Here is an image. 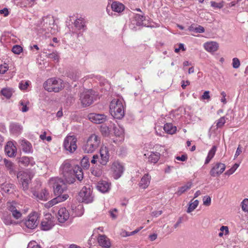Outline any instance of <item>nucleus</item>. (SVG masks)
<instances>
[{"mask_svg": "<svg viewBox=\"0 0 248 248\" xmlns=\"http://www.w3.org/2000/svg\"><path fill=\"white\" fill-rule=\"evenodd\" d=\"M14 187V185L9 183H4L1 185V190L5 193L11 192V190L13 189Z\"/></svg>", "mask_w": 248, "mask_h": 248, "instance_id": "36", "label": "nucleus"}, {"mask_svg": "<svg viewBox=\"0 0 248 248\" xmlns=\"http://www.w3.org/2000/svg\"><path fill=\"white\" fill-rule=\"evenodd\" d=\"M50 184L53 185L54 193L57 196H62V194L66 190V185L61 178H51L50 180Z\"/></svg>", "mask_w": 248, "mask_h": 248, "instance_id": "5", "label": "nucleus"}, {"mask_svg": "<svg viewBox=\"0 0 248 248\" xmlns=\"http://www.w3.org/2000/svg\"><path fill=\"white\" fill-rule=\"evenodd\" d=\"M69 77L74 81H76L79 78L80 76L78 73H76L75 74L70 75Z\"/></svg>", "mask_w": 248, "mask_h": 248, "instance_id": "60", "label": "nucleus"}, {"mask_svg": "<svg viewBox=\"0 0 248 248\" xmlns=\"http://www.w3.org/2000/svg\"><path fill=\"white\" fill-rule=\"evenodd\" d=\"M20 144L22 146L23 151L25 153H30L32 150L31 144L26 140H21Z\"/></svg>", "mask_w": 248, "mask_h": 248, "instance_id": "28", "label": "nucleus"}, {"mask_svg": "<svg viewBox=\"0 0 248 248\" xmlns=\"http://www.w3.org/2000/svg\"><path fill=\"white\" fill-rule=\"evenodd\" d=\"M29 81H21V82H20L19 84V87L21 90H24L26 89L27 87L29 86Z\"/></svg>", "mask_w": 248, "mask_h": 248, "instance_id": "47", "label": "nucleus"}, {"mask_svg": "<svg viewBox=\"0 0 248 248\" xmlns=\"http://www.w3.org/2000/svg\"><path fill=\"white\" fill-rule=\"evenodd\" d=\"M72 210L74 213L75 216L80 217L84 213V208L82 204H78L77 206H72Z\"/></svg>", "mask_w": 248, "mask_h": 248, "instance_id": "30", "label": "nucleus"}, {"mask_svg": "<svg viewBox=\"0 0 248 248\" xmlns=\"http://www.w3.org/2000/svg\"><path fill=\"white\" fill-rule=\"evenodd\" d=\"M17 178L22 184L23 189L25 191L29 188V183L31 180L29 174L24 171H20L17 174Z\"/></svg>", "mask_w": 248, "mask_h": 248, "instance_id": "10", "label": "nucleus"}, {"mask_svg": "<svg viewBox=\"0 0 248 248\" xmlns=\"http://www.w3.org/2000/svg\"><path fill=\"white\" fill-rule=\"evenodd\" d=\"M203 47L207 51L214 52L218 49V44L214 41L207 42L203 44Z\"/></svg>", "mask_w": 248, "mask_h": 248, "instance_id": "21", "label": "nucleus"}, {"mask_svg": "<svg viewBox=\"0 0 248 248\" xmlns=\"http://www.w3.org/2000/svg\"><path fill=\"white\" fill-rule=\"evenodd\" d=\"M79 196L82 201L86 203H91L93 200V197L89 186L83 187L79 192Z\"/></svg>", "mask_w": 248, "mask_h": 248, "instance_id": "8", "label": "nucleus"}, {"mask_svg": "<svg viewBox=\"0 0 248 248\" xmlns=\"http://www.w3.org/2000/svg\"><path fill=\"white\" fill-rule=\"evenodd\" d=\"M101 132L103 135L106 136L108 135L109 131L107 126H102L101 127Z\"/></svg>", "mask_w": 248, "mask_h": 248, "instance_id": "53", "label": "nucleus"}, {"mask_svg": "<svg viewBox=\"0 0 248 248\" xmlns=\"http://www.w3.org/2000/svg\"><path fill=\"white\" fill-rule=\"evenodd\" d=\"M54 226V222L52 220V216L50 214H46L45 217L41 222L42 230L48 231Z\"/></svg>", "mask_w": 248, "mask_h": 248, "instance_id": "14", "label": "nucleus"}, {"mask_svg": "<svg viewBox=\"0 0 248 248\" xmlns=\"http://www.w3.org/2000/svg\"><path fill=\"white\" fill-rule=\"evenodd\" d=\"M177 128L171 123H167L164 125V130L167 134L173 135L175 133Z\"/></svg>", "mask_w": 248, "mask_h": 248, "instance_id": "29", "label": "nucleus"}, {"mask_svg": "<svg viewBox=\"0 0 248 248\" xmlns=\"http://www.w3.org/2000/svg\"><path fill=\"white\" fill-rule=\"evenodd\" d=\"M98 242L99 245L102 247L108 248L110 246L109 239L104 235H100L99 236Z\"/></svg>", "mask_w": 248, "mask_h": 248, "instance_id": "25", "label": "nucleus"}, {"mask_svg": "<svg viewBox=\"0 0 248 248\" xmlns=\"http://www.w3.org/2000/svg\"><path fill=\"white\" fill-rule=\"evenodd\" d=\"M6 154L10 157L15 156L16 152V148L12 141H8L5 147Z\"/></svg>", "mask_w": 248, "mask_h": 248, "instance_id": "19", "label": "nucleus"}, {"mask_svg": "<svg viewBox=\"0 0 248 248\" xmlns=\"http://www.w3.org/2000/svg\"><path fill=\"white\" fill-rule=\"evenodd\" d=\"M242 209L244 212L248 211V199H246L242 202Z\"/></svg>", "mask_w": 248, "mask_h": 248, "instance_id": "48", "label": "nucleus"}, {"mask_svg": "<svg viewBox=\"0 0 248 248\" xmlns=\"http://www.w3.org/2000/svg\"><path fill=\"white\" fill-rule=\"evenodd\" d=\"M151 179V177L148 173L144 174L139 184V186L144 189L147 188L150 183Z\"/></svg>", "mask_w": 248, "mask_h": 248, "instance_id": "22", "label": "nucleus"}, {"mask_svg": "<svg viewBox=\"0 0 248 248\" xmlns=\"http://www.w3.org/2000/svg\"><path fill=\"white\" fill-rule=\"evenodd\" d=\"M160 154L159 153L152 152L148 157L149 161L156 163L160 158Z\"/></svg>", "mask_w": 248, "mask_h": 248, "instance_id": "35", "label": "nucleus"}, {"mask_svg": "<svg viewBox=\"0 0 248 248\" xmlns=\"http://www.w3.org/2000/svg\"><path fill=\"white\" fill-rule=\"evenodd\" d=\"M239 166V164H237V163L234 164L230 169H229L227 171H226L225 174L227 175H230L232 174V173H233L235 172V171L237 170V169L238 168Z\"/></svg>", "mask_w": 248, "mask_h": 248, "instance_id": "45", "label": "nucleus"}, {"mask_svg": "<svg viewBox=\"0 0 248 248\" xmlns=\"http://www.w3.org/2000/svg\"><path fill=\"white\" fill-rule=\"evenodd\" d=\"M240 63L238 59L234 58L232 60V66L234 68H238L240 66Z\"/></svg>", "mask_w": 248, "mask_h": 248, "instance_id": "54", "label": "nucleus"}, {"mask_svg": "<svg viewBox=\"0 0 248 248\" xmlns=\"http://www.w3.org/2000/svg\"><path fill=\"white\" fill-rule=\"evenodd\" d=\"M109 214L111 216V217L113 219L116 218L117 217V210L116 208H114L112 210H111L109 211Z\"/></svg>", "mask_w": 248, "mask_h": 248, "instance_id": "57", "label": "nucleus"}, {"mask_svg": "<svg viewBox=\"0 0 248 248\" xmlns=\"http://www.w3.org/2000/svg\"><path fill=\"white\" fill-rule=\"evenodd\" d=\"M0 14L3 15L4 16H7L9 14L8 9L7 8H4L0 10Z\"/></svg>", "mask_w": 248, "mask_h": 248, "instance_id": "59", "label": "nucleus"}, {"mask_svg": "<svg viewBox=\"0 0 248 248\" xmlns=\"http://www.w3.org/2000/svg\"><path fill=\"white\" fill-rule=\"evenodd\" d=\"M217 151V147L216 146H213L211 149L209 151L208 155L205 161V164H207L209 163L212 158L214 156Z\"/></svg>", "mask_w": 248, "mask_h": 248, "instance_id": "34", "label": "nucleus"}, {"mask_svg": "<svg viewBox=\"0 0 248 248\" xmlns=\"http://www.w3.org/2000/svg\"><path fill=\"white\" fill-rule=\"evenodd\" d=\"M109 108L110 113L114 118L120 119L124 117V112L123 99H113L110 104Z\"/></svg>", "mask_w": 248, "mask_h": 248, "instance_id": "2", "label": "nucleus"}, {"mask_svg": "<svg viewBox=\"0 0 248 248\" xmlns=\"http://www.w3.org/2000/svg\"><path fill=\"white\" fill-rule=\"evenodd\" d=\"M226 123V118L225 116L221 117L216 122L217 128L222 127Z\"/></svg>", "mask_w": 248, "mask_h": 248, "instance_id": "44", "label": "nucleus"}, {"mask_svg": "<svg viewBox=\"0 0 248 248\" xmlns=\"http://www.w3.org/2000/svg\"><path fill=\"white\" fill-rule=\"evenodd\" d=\"M110 184L108 181L102 180L98 182L96 187L102 193H106L110 189Z\"/></svg>", "mask_w": 248, "mask_h": 248, "instance_id": "20", "label": "nucleus"}, {"mask_svg": "<svg viewBox=\"0 0 248 248\" xmlns=\"http://www.w3.org/2000/svg\"><path fill=\"white\" fill-rule=\"evenodd\" d=\"M12 51L15 54L19 55L23 51V48L19 45H15L12 47Z\"/></svg>", "mask_w": 248, "mask_h": 248, "instance_id": "42", "label": "nucleus"}, {"mask_svg": "<svg viewBox=\"0 0 248 248\" xmlns=\"http://www.w3.org/2000/svg\"><path fill=\"white\" fill-rule=\"evenodd\" d=\"M19 104L22 106V108H20V109L23 112H27L29 108L27 107L26 102H24L23 101H20L19 102Z\"/></svg>", "mask_w": 248, "mask_h": 248, "instance_id": "51", "label": "nucleus"}, {"mask_svg": "<svg viewBox=\"0 0 248 248\" xmlns=\"http://www.w3.org/2000/svg\"><path fill=\"white\" fill-rule=\"evenodd\" d=\"M110 8L112 11L117 13H121L124 10V6L122 3L119 1H113L111 4Z\"/></svg>", "mask_w": 248, "mask_h": 248, "instance_id": "26", "label": "nucleus"}, {"mask_svg": "<svg viewBox=\"0 0 248 248\" xmlns=\"http://www.w3.org/2000/svg\"><path fill=\"white\" fill-rule=\"evenodd\" d=\"M44 87L49 92L57 93L63 88L64 83L60 78H50L44 82Z\"/></svg>", "mask_w": 248, "mask_h": 248, "instance_id": "3", "label": "nucleus"}, {"mask_svg": "<svg viewBox=\"0 0 248 248\" xmlns=\"http://www.w3.org/2000/svg\"><path fill=\"white\" fill-rule=\"evenodd\" d=\"M225 164L221 163H217L210 170V174L213 177L218 176L225 170Z\"/></svg>", "mask_w": 248, "mask_h": 248, "instance_id": "15", "label": "nucleus"}, {"mask_svg": "<svg viewBox=\"0 0 248 248\" xmlns=\"http://www.w3.org/2000/svg\"><path fill=\"white\" fill-rule=\"evenodd\" d=\"M8 70V66L7 64L4 63L0 65V74H3L5 73Z\"/></svg>", "mask_w": 248, "mask_h": 248, "instance_id": "52", "label": "nucleus"}, {"mask_svg": "<svg viewBox=\"0 0 248 248\" xmlns=\"http://www.w3.org/2000/svg\"><path fill=\"white\" fill-rule=\"evenodd\" d=\"M114 133L115 136L118 137L122 136L124 133V129L120 126H114L113 127Z\"/></svg>", "mask_w": 248, "mask_h": 248, "instance_id": "41", "label": "nucleus"}, {"mask_svg": "<svg viewBox=\"0 0 248 248\" xmlns=\"http://www.w3.org/2000/svg\"><path fill=\"white\" fill-rule=\"evenodd\" d=\"M3 221L4 224L7 225H9L15 223V222L12 219L11 216L8 215L3 216Z\"/></svg>", "mask_w": 248, "mask_h": 248, "instance_id": "43", "label": "nucleus"}, {"mask_svg": "<svg viewBox=\"0 0 248 248\" xmlns=\"http://www.w3.org/2000/svg\"><path fill=\"white\" fill-rule=\"evenodd\" d=\"M91 172H92V174H93V175H94L95 176H96V177H99L102 174V171L100 169H97V170L92 169L91 170Z\"/></svg>", "mask_w": 248, "mask_h": 248, "instance_id": "56", "label": "nucleus"}, {"mask_svg": "<svg viewBox=\"0 0 248 248\" xmlns=\"http://www.w3.org/2000/svg\"><path fill=\"white\" fill-rule=\"evenodd\" d=\"M135 20L136 21V24L138 26H146V24L144 23L145 17L143 15L140 14H136L134 16Z\"/></svg>", "mask_w": 248, "mask_h": 248, "instance_id": "33", "label": "nucleus"}, {"mask_svg": "<svg viewBox=\"0 0 248 248\" xmlns=\"http://www.w3.org/2000/svg\"><path fill=\"white\" fill-rule=\"evenodd\" d=\"M98 94L93 90H87L81 93L79 96V100L83 107L91 105L97 97Z\"/></svg>", "mask_w": 248, "mask_h": 248, "instance_id": "4", "label": "nucleus"}, {"mask_svg": "<svg viewBox=\"0 0 248 248\" xmlns=\"http://www.w3.org/2000/svg\"><path fill=\"white\" fill-rule=\"evenodd\" d=\"M77 139L74 136H67L63 142L64 149L70 153H74L77 148Z\"/></svg>", "mask_w": 248, "mask_h": 248, "instance_id": "7", "label": "nucleus"}, {"mask_svg": "<svg viewBox=\"0 0 248 248\" xmlns=\"http://www.w3.org/2000/svg\"><path fill=\"white\" fill-rule=\"evenodd\" d=\"M27 248H41L40 245H38L36 242H31L29 243Z\"/></svg>", "mask_w": 248, "mask_h": 248, "instance_id": "58", "label": "nucleus"}, {"mask_svg": "<svg viewBox=\"0 0 248 248\" xmlns=\"http://www.w3.org/2000/svg\"><path fill=\"white\" fill-rule=\"evenodd\" d=\"M46 56L47 58L50 59L56 62H58L59 61V55L56 51H53L51 53H48L46 55Z\"/></svg>", "mask_w": 248, "mask_h": 248, "instance_id": "38", "label": "nucleus"}, {"mask_svg": "<svg viewBox=\"0 0 248 248\" xmlns=\"http://www.w3.org/2000/svg\"><path fill=\"white\" fill-rule=\"evenodd\" d=\"M194 31L196 32H198V33H203L204 32V28L201 26H199L198 27L195 28L194 29Z\"/></svg>", "mask_w": 248, "mask_h": 248, "instance_id": "62", "label": "nucleus"}, {"mask_svg": "<svg viewBox=\"0 0 248 248\" xmlns=\"http://www.w3.org/2000/svg\"><path fill=\"white\" fill-rule=\"evenodd\" d=\"M8 210L12 213V216L16 219H18L21 217L22 213L19 207L16 202H8L7 204Z\"/></svg>", "mask_w": 248, "mask_h": 248, "instance_id": "11", "label": "nucleus"}, {"mask_svg": "<svg viewBox=\"0 0 248 248\" xmlns=\"http://www.w3.org/2000/svg\"><path fill=\"white\" fill-rule=\"evenodd\" d=\"M109 158V150L106 146H102L100 149L99 155V163L103 166L107 164Z\"/></svg>", "mask_w": 248, "mask_h": 248, "instance_id": "12", "label": "nucleus"}, {"mask_svg": "<svg viewBox=\"0 0 248 248\" xmlns=\"http://www.w3.org/2000/svg\"><path fill=\"white\" fill-rule=\"evenodd\" d=\"M101 143V137L95 134H92L84 140L81 148L84 153L91 154L100 147Z\"/></svg>", "mask_w": 248, "mask_h": 248, "instance_id": "1", "label": "nucleus"}, {"mask_svg": "<svg viewBox=\"0 0 248 248\" xmlns=\"http://www.w3.org/2000/svg\"><path fill=\"white\" fill-rule=\"evenodd\" d=\"M19 161L21 164L24 166H28L30 164V159L28 157L23 156L20 158Z\"/></svg>", "mask_w": 248, "mask_h": 248, "instance_id": "46", "label": "nucleus"}, {"mask_svg": "<svg viewBox=\"0 0 248 248\" xmlns=\"http://www.w3.org/2000/svg\"><path fill=\"white\" fill-rule=\"evenodd\" d=\"M23 129L22 126L17 123H11L10 125V132L15 135H19Z\"/></svg>", "mask_w": 248, "mask_h": 248, "instance_id": "24", "label": "nucleus"}, {"mask_svg": "<svg viewBox=\"0 0 248 248\" xmlns=\"http://www.w3.org/2000/svg\"><path fill=\"white\" fill-rule=\"evenodd\" d=\"M76 176L78 180L81 181L83 178V173L81 167L79 166H76L73 169V174L69 180L67 179V183L73 184L75 182L74 177Z\"/></svg>", "mask_w": 248, "mask_h": 248, "instance_id": "13", "label": "nucleus"}, {"mask_svg": "<svg viewBox=\"0 0 248 248\" xmlns=\"http://www.w3.org/2000/svg\"><path fill=\"white\" fill-rule=\"evenodd\" d=\"M21 226L24 225L29 229L33 230L36 228L39 224L38 214L32 212L21 222Z\"/></svg>", "mask_w": 248, "mask_h": 248, "instance_id": "6", "label": "nucleus"}, {"mask_svg": "<svg viewBox=\"0 0 248 248\" xmlns=\"http://www.w3.org/2000/svg\"><path fill=\"white\" fill-rule=\"evenodd\" d=\"M74 168L72 167L71 164L68 160L65 161L61 165L60 169L62 173L63 174L65 178V181L67 182V179L69 180L72 174H73Z\"/></svg>", "mask_w": 248, "mask_h": 248, "instance_id": "9", "label": "nucleus"}, {"mask_svg": "<svg viewBox=\"0 0 248 248\" xmlns=\"http://www.w3.org/2000/svg\"><path fill=\"white\" fill-rule=\"evenodd\" d=\"M211 5L215 8L220 9L223 7V5L221 3H217L215 1H211Z\"/></svg>", "mask_w": 248, "mask_h": 248, "instance_id": "55", "label": "nucleus"}, {"mask_svg": "<svg viewBox=\"0 0 248 248\" xmlns=\"http://www.w3.org/2000/svg\"><path fill=\"white\" fill-rule=\"evenodd\" d=\"M1 93L2 94L5 96L7 98H10L11 96L12 93L11 92L7 89H3L1 90Z\"/></svg>", "mask_w": 248, "mask_h": 248, "instance_id": "49", "label": "nucleus"}, {"mask_svg": "<svg viewBox=\"0 0 248 248\" xmlns=\"http://www.w3.org/2000/svg\"><path fill=\"white\" fill-rule=\"evenodd\" d=\"M57 217L60 223H64L69 218V213L65 208L62 207L58 211Z\"/></svg>", "mask_w": 248, "mask_h": 248, "instance_id": "18", "label": "nucleus"}, {"mask_svg": "<svg viewBox=\"0 0 248 248\" xmlns=\"http://www.w3.org/2000/svg\"><path fill=\"white\" fill-rule=\"evenodd\" d=\"M80 164L81 166L85 169H88L90 167V161L87 156H84L81 159Z\"/></svg>", "mask_w": 248, "mask_h": 248, "instance_id": "39", "label": "nucleus"}, {"mask_svg": "<svg viewBox=\"0 0 248 248\" xmlns=\"http://www.w3.org/2000/svg\"><path fill=\"white\" fill-rule=\"evenodd\" d=\"M97 162L99 163V155H95L93 156V158L91 160V162L92 164H95Z\"/></svg>", "mask_w": 248, "mask_h": 248, "instance_id": "61", "label": "nucleus"}, {"mask_svg": "<svg viewBox=\"0 0 248 248\" xmlns=\"http://www.w3.org/2000/svg\"><path fill=\"white\" fill-rule=\"evenodd\" d=\"M33 195L36 199L43 201H46L50 197L49 192L46 189H42L40 192H34Z\"/></svg>", "mask_w": 248, "mask_h": 248, "instance_id": "23", "label": "nucleus"}, {"mask_svg": "<svg viewBox=\"0 0 248 248\" xmlns=\"http://www.w3.org/2000/svg\"><path fill=\"white\" fill-rule=\"evenodd\" d=\"M199 204V201L197 200H195L193 202H190L189 204V206L187 210V212L189 213L193 211Z\"/></svg>", "mask_w": 248, "mask_h": 248, "instance_id": "40", "label": "nucleus"}, {"mask_svg": "<svg viewBox=\"0 0 248 248\" xmlns=\"http://www.w3.org/2000/svg\"><path fill=\"white\" fill-rule=\"evenodd\" d=\"M68 197L69 196L67 194H63L62 196H57V197L49 201V202L51 203L52 206H53L58 202L65 201L68 199Z\"/></svg>", "mask_w": 248, "mask_h": 248, "instance_id": "31", "label": "nucleus"}, {"mask_svg": "<svg viewBox=\"0 0 248 248\" xmlns=\"http://www.w3.org/2000/svg\"><path fill=\"white\" fill-rule=\"evenodd\" d=\"M4 163L5 164V166L6 168H7V170L9 171V173L12 174H15V168L14 164L10 161L4 159Z\"/></svg>", "mask_w": 248, "mask_h": 248, "instance_id": "32", "label": "nucleus"}, {"mask_svg": "<svg viewBox=\"0 0 248 248\" xmlns=\"http://www.w3.org/2000/svg\"><path fill=\"white\" fill-rule=\"evenodd\" d=\"M209 93V91H205L202 96V99L203 100L209 99L210 98Z\"/></svg>", "mask_w": 248, "mask_h": 248, "instance_id": "63", "label": "nucleus"}, {"mask_svg": "<svg viewBox=\"0 0 248 248\" xmlns=\"http://www.w3.org/2000/svg\"><path fill=\"white\" fill-rule=\"evenodd\" d=\"M74 25L76 28L78 30H82L83 31L86 30L85 21L81 17L77 18L74 22Z\"/></svg>", "mask_w": 248, "mask_h": 248, "instance_id": "27", "label": "nucleus"}, {"mask_svg": "<svg viewBox=\"0 0 248 248\" xmlns=\"http://www.w3.org/2000/svg\"><path fill=\"white\" fill-rule=\"evenodd\" d=\"M162 213V211H153L151 213V216L155 217H157L160 215H161Z\"/></svg>", "mask_w": 248, "mask_h": 248, "instance_id": "64", "label": "nucleus"}, {"mask_svg": "<svg viewBox=\"0 0 248 248\" xmlns=\"http://www.w3.org/2000/svg\"><path fill=\"white\" fill-rule=\"evenodd\" d=\"M112 169L113 170L114 177L115 179L120 178L124 172L123 166L118 162L113 163Z\"/></svg>", "mask_w": 248, "mask_h": 248, "instance_id": "17", "label": "nucleus"}, {"mask_svg": "<svg viewBox=\"0 0 248 248\" xmlns=\"http://www.w3.org/2000/svg\"><path fill=\"white\" fill-rule=\"evenodd\" d=\"M89 119L92 122L95 124H102L107 120V117L103 114H98L92 113L88 115Z\"/></svg>", "mask_w": 248, "mask_h": 248, "instance_id": "16", "label": "nucleus"}, {"mask_svg": "<svg viewBox=\"0 0 248 248\" xmlns=\"http://www.w3.org/2000/svg\"><path fill=\"white\" fill-rule=\"evenodd\" d=\"M202 200L204 205L209 206L211 204V199L209 196L204 197Z\"/></svg>", "mask_w": 248, "mask_h": 248, "instance_id": "50", "label": "nucleus"}, {"mask_svg": "<svg viewBox=\"0 0 248 248\" xmlns=\"http://www.w3.org/2000/svg\"><path fill=\"white\" fill-rule=\"evenodd\" d=\"M192 184L191 182L187 183L186 185L179 188L177 194L178 195H181L182 193L190 189L191 187Z\"/></svg>", "mask_w": 248, "mask_h": 248, "instance_id": "37", "label": "nucleus"}]
</instances>
